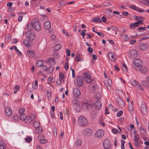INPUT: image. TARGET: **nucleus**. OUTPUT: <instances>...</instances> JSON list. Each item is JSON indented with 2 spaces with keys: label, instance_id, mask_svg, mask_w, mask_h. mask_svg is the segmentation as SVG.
Here are the masks:
<instances>
[{
  "label": "nucleus",
  "instance_id": "61",
  "mask_svg": "<svg viewBox=\"0 0 149 149\" xmlns=\"http://www.w3.org/2000/svg\"><path fill=\"white\" fill-rule=\"evenodd\" d=\"M59 79L60 80H61L65 78V75H59Z\"/></svg>",
  "mask_w": 149,
  "mask_h": 149
},
{
  "label": "nucleus",
  "instance_id": "15",
  "mask_svg": "<svg viewBox=\"0 0 149 149\" xmlns=\"http://www.w3.org/2000/svg\"><path fill=\"white\" fill-rule=\"evenodd\" d=\"M102 103L100 101H96L94 104V107L97 110L100 109L102 107Z\"/></svg>",
  "mask_w": 149,
  "mask_h": 149
},
{
  "label": "nucleus",
  "instance_id": "6",
  "mask_svg": "<svg viewBox=\"0 0 149 149\" xmlns=\"http://www.w3.org/2000/svg\"><path fill=\"white\" fill-rule=\"evenodd\" d=\"M25 35L26 37L30 40H33L35 38V34L33 33L31 31H27L25 34Z\"/></svg>",
  "mask_w": 149,
  "mask_h": 149
},
{
  "label": "nucleus",
  "instance_id": "27",
  "mask_svg": "<svg viewBox=\"0 0 149 149\" xmlns=\"http://www.w3.org/2000/svg\"><path fill=\"white\" fill-rule=\"evenodd\" d=\"M80 55L79 54H76L75 57V60L76 62L81 61L83 60L82 58H80Z\"/></svg>",
  "mask_w": 149,
  "mask_h": 149
},
{
  "label": "nucleus",
  "instance_id": "22",
  "mask_svg": "<svg viewBox=\"0 0 149 149\" xmlns=\"http://www.w3.org/2000/svg\"><path fill=\"white\" fill-rule=\"evenodd\" d=\"M108 56L109 58L112 61H114L116 60V57L112 52L109 53L108 54Z\"/></svg>",
  "mask_w": 149,
  "mask_h": 149
},
{
  "label": "nucleus",
  "instance_id": "37",
  "mask_svg": "<svg viewBox=\"0 0 149 149\" xmlns=\"http://www.w3.org/2000/svg\"><path fill=\"white\" fill-rule=\"evenodd\" d=\"M82 144L81 140L79 139H77L75 142V144L77 146H80Z\"/></svg>",
  "mask_w": 149,
  "mask_h": 149
},
{
  "label": "nucleus",
  "instance_id": "51",
  "mask_svg": "<svg viewBox=\"0 0 149 149\" xmlns=\"http://www.w3.org/2000/svg\"><path fill=\"white\" fill-rule=\"evenodd\" d=\"M24 110L25 109L23 108H21L20 109L19 111V113L20 114V115L23 114V113L24 112Z\"/></svg>",
  "mask_w": 149,
  "mask_h": 149
},
{
  "label": "nucleus",
  "instance_id": "11",
  "mask_svg": "<svg viewBox=\"0 0 149 149\" xmlns=\"http://www.w3.org/2000/svg\"><path fill=\"white\" fill-rule=\"evenodd\" d=\"M93 133L92 130L90 129H86L83 131V135L84 136H91Z\"/></svg>",
  "mask_w": 149,
  "mask_h": 149
},
{
  "label": "nucleus",
  "instance_id": "5",
  "mask_svg": "<svg viewBox=\"0 0 149 149\" xmlns=\"http://www.w3.org/2000/svg\"><path fill=\"white\" fill-rule=\"evenodd\" d=\"M77 87L83 85V79L82 77L80 76H78L76 81H74Z\"/></svg>",
  "mask_w": 149,
  "mask_h": 149
},
{
  "label": "nucleus",
  "instance_id": "24",
  "mask_svg": "<svg viewBox=\"0 0 149 149\" xmlns=\"http://www.w3.org/2000/svg\"><path fill=\"white\" fill-rule=\"evenodd\" d=\"M141 85L146 88H149V82L145 81H141Z\"/></svg>",
  "mask_w": 149,
  "mask_h": 149
},
{
  "label": "nucleus",
  "instance_id": "36",
  "mask_svg": "<svg viewBox=\"0 0 149 149\" xmlns=\"http://www.w3.org/2000/svg\"><path fill=\"white\" fill-rule=\"evenodd\" d=\"M61 45H58L54 47V51H57L59 50L61 47Z\"/></svg>",
  "mask_w": 149,
  "mask_h": 149
},
{
  "label": "nucleus",
  "instance_id": "50",
  "mask_svg": "<svg viewBox=\"0 0 149 149\" xmlns=\"http://www.w3.org/2000/svg\"><path fill=\"white\" fill-rule=\"evenodd\" d=\"M23 42L24 45L27 46H29V45L28 41L27 40H24Z\"/></svg>",
  "mask_w": 149,
  "mask_h": 149
},
{
  "label": "nucleus",
  "instance_id": "7",
  "mask_svg": "<svg viewBox=\"0 0 149 149\" xmlns=\"http://www.w3.org/2000/svg\"><path fill=\"white\" fill-rule=\"evenodd\" d=\"M111 143L109 140L108 139H106L104 140L103 146L105 149H108L110 147Z\"/></svg>",
  "mask_w": 149,
  "mask_h": 149
},
{
  "label": "nucleus",
  "instance_id": "64",
  "mask_svg": "<svg viewBox=\"0 0 149 149\" xmlns=\"http://www.w3.org/2000/svg\"><path fill=\"white\" fill-rule=\"evenodd\" d=\"M42 69L44 71H45L47 69V66L46 65H43L42 67Z\"/></svg>",
  "mask_w": 149,
  "mask_h": 149
},
{
  "label": "nucleus",
  "instance_id": "46",
  "mask_svg": "<svg viewBox=\"0 0 149 149\" xmlns=\"http://www.w3.org/2000/svg\"><path fill=\"white\" fill-rule=\"evenodd\" d=\"M19 117L21 120H25V119L26 117V116L24 114L20 115Z\"/></svg>",
  "mask_w": 149,
  "mask_h": 149
},
{
  "label": "nucleus",
  "instance_id": "21",
  "mask_svg": "<svg viewBox=\"0 0 149 149\" xmlns=\"http://www.w3.org/2000/svg\"><path fill=\"white\" fill-rule=\"evenodd\" d=\"M148 47V44L146 43H141L139 45V47L140 49L142 50H144L146 49Z\"/></svg>",
  "mask_w": 149,
  "mask_h": 149
},
{
  "label": "nucleus",
  "instance_id": "25",
  "mask_svg": "<svg viewBox=\"0 0 149 149\" xmlns=\"http://www.w3.org/2000/svg\"><path fill=\"white\" fill-rule=\"evenodd\" d=\"M139 131L140 132L141 135H145L147 134V133L146 130L143 128H142V127H140L139 128Z\"/></svg>",
  "mask_w": 149,
  "mask_h": 149
},
{
  "label": "nucleus",
  "instance_id": "20",
  "mask_svg": "<svg viewBox=\"0 0 149 149\" xmlns=\"http://www.w3.org/2000/svg\"><path fill=\"white\" fill-rule=\"evenodd\" d=\"M46 62L49 65H54L56 63L54 58L53 57H51L47 59Z\"/></svg>",
  "mask_w": 149,
  "mask_h": 149
},
{
  "label": "nucleus",
  "instance_id": "14",
  "mask_svg": "<svg viewBox=\"0 0 149 149\" xmlns=\"http://www.w3.org/2000/svg\"><path fill=\"white\" fill-rule=\"evenodd\" d=\"M103 82L104 85L107 89L109 90H110L111 89V86L110 84L111 83V80L109 79H108V81L107 80H104Z\"/></svg>",
  "mask_w": 149,
  "mask_h": 149
},
{
  "label": "nucleus",
  "instance_id": "18",
  "mask_svg": "<svg viewBox=\"0 0 149 149\" xmlns=\"http://www.w3.org/2000/svg\"><path fill=\"white\" fill-rule=\"evenodd\" d=\"M73 93L75 96L78 97L81 94V92L79 89L77 88H74L73 90Z\"/></svg>",
  "mask_w": 149,
  "mask_h": 149
},
{
  "label": "nucleus",
  "instance_id": "57",
  "mask_svg": "<svg viewBox=\"0 0 149 149\" xmlns=\"http://www.w3.org/2000/svg\"><path fill=\"white\" fill-rule=\"evenodd\" d=\"M129 39V36L127 35H125L124 38V40L125 41H127Z\"/></svg>",
  "mask_w": 149,
  "mask_h": 149
},
{
  "label": "nucleus",
  "instance_id": "38",
  "mask_svg": "<svg viewBox=\"0 0 149 149\" xmlns=\"http://www.w3.org/2000/svg\"><path fill=\"white\" fill-rule=\"evenodd\" d=\"M33 125L36 128L38 127H39V126H40L39 122L38 121L37 122L34 121L33 123Z\"/></svg>",
  "mask_w": 149,
  "mask_h": 149
},
{
  "label": "nucleus",
  "instance_id": "47",
  "mask_svg": "<svg viewBox=\"0 0 149 149\" xmlns=\"http://www.w3.org/2000/svg\"><path fill=\"white\" fill-rule=\"evenodd\" d=\"M143 3L144 4L149 6V0H143Z\"/></svg>",
  "mask_w": 149,
  "mask_h": 149
},
{
  "label": "nucleus",
  "instance_id": "8",
  "mask_svg": "<svg viewBox=\"0 0 149 149\" xmlns=\"http://www.w3.org/2000/svg\"><path fill=\"white\" fill-rule=\"evenodd\" d=\"M83 107L85 109L88 110L90 111L93 108L92 104L91 102L88 103H84L82 104Z\"/></svg>",
  "mask_w": 149,
  "mask_h": 149
},
{
  "label": "nucleus",
  "instance_id": "3",
  "mask_svg": "<svg viewBox=\"0 0 149 149\" xmlns=\"http://www.w3.org/2000/svg\"><path fill=\"white\" fill-rule=\"evenodd\" d=\"M72 105L75 110L77 112L80 111L81 107L79 101L76 100H74L72 102Z\"/></svg>",
  "mask_w": 149,
  "mask_h": 149
},
{
  "label": "nucleus",
  "instance_id": "32",
  "mask_svg": "<svg viewBox=\"0 0 149 149\" xmlns=\"http://www.w3.org/2000/svg\"><path fill=\"white\" fill-rule=\"evenodd\" d=\"M44 64V62L42 60L38 61L36 63V66L38 67L42 66Z\"/></svg>",
  "mask_w": 149,
  "mask_h": 149
},
{
  "label": "nucleus",
  "instance_id": "54",
  "mask_svg": "<svg viewBox=\"0 0 149 149\" xmlns=\"http://www.w3.org/2000/svg\"><path fill=\"white\" fill-rule=\"evenodd\" d=\"M130 8H131L133 9V10H137L138 7H136L135 6L132 5L130 6Z\"/></svg>",
  "mask_w": 149,
  "mask_h": 149
},
{
  "label": "nucleus",
  "instance_id": "26",
  "mask_svg": "<svg viewBox=\"0 0 149 149\" xmlns=\"http://www.w3.org/2000/svg\"><path fill=\"white\" fill-rule=\"evenodd\" d=\"M102 96V94L100 92H97L95 93L94 95V97L97 100H100Z\"/></svg>",
  "mask_w": 149,
  "mask_h": 149
},
{
  "label": "nucleus",
  "instance_id": "49",
  "mask_svg": "<svg viewBox=\"0 0 149 149\" xmlns=\"http://www.w3.org/2000/svg\"><path fill=\"white\" fill-rule=\"evenodd\" d=\"M145 19L144 17H142L140 16H135V18L134 19L135 20H138L139 19H142V20H144Z\"/></svg>",
  "mask_w": 149,
  "mask_h": 149
},
{
  "label": "nucleus",
  "instance_id": "1",
  "mask_svg": "<svg viewBox=\"0 0 149 149\" xmlns=\"http://www.w3.org/2000/svg\"><path fill=\"white\" fill-rule=\"evenodd\" d=\"M29 26H31L35 31H39L41 29L40 24L37 18H34L30 24L29 23L28 24L27 28L29 29H30L29 28Z\"/></svg>",
  "mask_w": 149,
  "mask_h": 149
},
{
  "label": "nucleus",
  "instance_id": "17",
  "mask_svg": "<svg viewBox=\"0 0 149 149\" xmlns=\"http://www.w3.org/2000/svg\"><path fill=\"white\" fill-rule=\"evenodd\" d=\"M5 112L7 116H10L13 113L11 109L9 107H7L5 109Z\"/></svg>",
  "mask_w": 149,
  "mask_h": 149
},
{
  "label": "nucleus",
  "instance_id": "41",
  "mask_svg": "<svg viewBox=\"0 0 149 149\" xmlns=\"http://www.w3.org/2000/svg\"><path fill=\"white\" fill-rule=\"evenodd\" d=\"M14 48L17 52L18 55H19L20 56H21L22 55V53L21 52L18 50L16 46L15 45L14 46Z\"/></svg>",
  "mask_w": 149,
  "mask_h": 149
},
{
  "label": "nucleus",
  "instance_id": "39",
  "mask_svg": "<svg viewBox=\"0 0 149 149\" xmlns=\"http://www.w3.org/2000/svg\"><path fill=\"white\" fill-rule=\"evenodd\" d=\"M54 70V68L53 66H51L49 67L47 71L50 74L51 73L53 72Z\"/></svg>",
  "mask_w": 149,
  "mask_h": 149
},
{
  "label": "nucleus",
  "instance_id": "33",
  "mask_svg": "<svg viewBox=\"0 0 149 149\" xmlns=\"http://www.w3.org/2000/svg\"><path fill=\"white\" fill-rule=\"evenodd\" d=\"M122 70L125 72H127V67L125 64V63H123V65L122 67Z\"/></svg>",
  "mask_w": 149,
  "mask_h": 149
},
{
  "label": "nucleus",
  "instance_id": "35",
  "mask_svg": "<svg viewBox=\"0 0 149 149\" xmlns=\"http://www.w3.org/2000/svg\"><path fill=\"white\" fill-rule=\"evenodd\" d=\"M147 68L146 67H143L141 69L139 70V71L141 72L142 73H145L148 71Z\"/></svg>",
  "mask_w": 149,
  "mask_h": 149
},
{
  "label": "nucleus",
  "instance_id": "56",
  "mask_svg": "<svg viewBox=\"0 0 149 149\" xmlns=\"http://www.w3.org/2000/svg\"><path fill=\"white\" fill-rule=\"evenodd\" d=\"M95 33H97L98 35L102 37H104V34L102 33L99 32L97 31L95 32Z\"/></svg>",
  "mask_w": 149,
  "mask_h": 149
},
{
  "label": "nucleus",
  "instance_id": "40",
  "mask_svg": "<svg viewBox=\"0 0 149 149\" xmlns=\"http://www.w3.org/2000/svg\"><path fill=\"white\" fill-rule=\"evenodd\" d=\"M97 112L95 111H92L91 112V117L95 118L96 116Z\"/></svg>",
  "mask_w": 149,
  "mask_h": 149
},
{
  "label": "nucleus",
  "instance_id": "43",
  "mask_svg": "<svg viewBox=\"0 0 149 149\" xmlns=\"http://www.w3.org/2000/svg\"><path fill=\"white\" fill-rule=\"evenodd\" d=\"M48 81H49L51 82H52L53 83L55 81V79L53 78L51 76H50L48 79Z\"/></svg>",
  "mask_w": 149,
  "mask_h": 149
},
{
  "label": "nucleus",
  "instance_id": "58",
  "mask_svg": "<svg viewBox=\"0 0 149 149\" xmlns=\"http://www.w3.org/2000/svg\"><path fill=\"white\" fill-rule=\"evenodd\" d=\"M136 11L139 12L141 13H144L145 12V10H144L142 9L139 7L137 9V10Z\"/></svg>",
  "mask_w": 149,
  "mask_h": 149
},
{
  "label": "nucleus",
  "instance_id": "28",
  "mask_svg": "<svg viewBox=\"0 0 149 149\" xmlns=\"http://www.w3.org/2000/svg\"><path fill=\"white\" fill-rule=\"evenodd\" d=\"M117 104L121 107H123L125 106L124 102L121 100H120L117 102Z\"/></svg>",
  "mask_w": 149,
  "mask_h": 149
},
{
  "label": "nucleus",
  "instance_id": "2",
  "mask_svg": "<svg viewBox=\"0 0 149 149\" xmlns=\"http://www.w3.org/2000/svg\"><path fill=\"white\" fill-rule=\"evenodd\" d=\"M88 120L87 118L83 116H80L78 119V123L81 126H85L87 124Z\"/></svg>",
  "mask_w": 149,
  "mask_h": 149
},
{
  "label": "nucleus",
  "instance_id": "16",
  "mask_svg": "<svg viewBox=\"0 0 149 149\" xmlns=\"http://www.w3.org/2000/svg\"><path fill=\"white\" fill-rule=\"evenodd\" d=\"M44 26L45 29L49 30L50 29L51 25L50 22L48 19L46 20L44 23Z\"/></svg>",
  "mask_w": 149,
  "mask_h": 149
},
{
  "label": "nucleus",
  "instance_id": "59",
  "mask_svg": "<svg viewBox=\"0 0 149 149\" xmlns=\"http://www.w3.org/2000/svg\"><path fill=\"white\" fill-rule=\"evenodd\" d=\"M112 132L114 134H116L119 131L117 130V129L114 128L112 130Z\"/></svg>",
  "mask_w": 149,
  "mask_h": 149
},
{
  "label": "nucleus",
  "instance_id": "53",
  "mask_svg": "<svg viewBox=\"0 0 149 149\" xmlns=\"http://www.w3.org/2000/svg\"><path fill=\"white\" fill-rule=\"evenodd\" d=\"M38 83V81L37 80H36L35 81V83L34 87H33V88L35 89H36L37 88Z\"/></svg>",
  "mask_w": 149,
  "mask_h": 149
},
{
  "label": "nucleus",
  "instance_id": "60",
  "mask_svg": "<svg viewBox=\"0 0 149 149\" xmlns=\"http://www.w3.org/2000/svg\"><path fill=\"white\" fill-rule=\"evenodd\" d=\"M69 67L68 64V63H66L65 64L64 68L66 70H67Z\"/></svg>",
  "mask_w": 149,
  "mask_h": 149
},
{
  "label": "nucleus",
  "instance_id": "19",
  "mask_svg": "<svg viewBox=\"0 0 149 149\" xmlns=\"http://www.w3.org/2000/svg\"><path fill=\"white\" fill-rule=\"evenodd\" d=\"M141 107V111L143 114H146L147 113V107L145 103L142 104Z\"/></svg>",
  "mask_w": 149,
  "mask_h": 149
},
{
  "label": "nucleus",
  "instance_id": "29",
  "mask_svg": "<svg viewBox=\"0 0 149 149\" xmlns=\"http://www.w3.org/2000/svg\"><path fill=\"white\" fill-rule=\"evenodd\" d=\"M138 26H139V23L137 22L130 24V27L132 29H133L135 27Z\"/></svg>",
  "mask_w": 149,
  "mask_h": 149
},
{
  "label": "nucleus",
  "instance_id": "42",
  "mask_svg": "<svg viewBox=\"0 0 149 149\" xmlns=\"http://www.w3.org/2000/svg\"><path fill=\"white\" fill-rule=\"evenodd\" d=\"M32 138L31 137L28 136L25 139V141L26 142H27L29 143L31 141Z\"/></svg>",
  "mask_w": 149,
  "mask_h": 149
},
{
  "label": "nucleus",
  "instance_id": "31",
  "mask_svg": "<svg viewBox=\"0 0 149 149\" xmlns=\"http://www.w3.org/2000/svg\"><path fill=\"white\" fill-rule=\"evenodd\" d=\"M27 53L30 58H32L34 56V53L33 51L29 50L27 51Z\"/></svg>",
  "mask_w": 149,
  "mask_h": 149
},
{
  "label": "nucleus",
  "instance_id": "45",
  "mask_svg": "<svg viewBox=\"0 0 149 149\" xmlns=\"http://www.w3.org/2000/svg\"><path fill=\"white\" fill-rule=\"evenodd\" d=\"M93 89L94 91H95L98 90L99 89V87L97 85L95 84L93 86Z\"/></svg>",
  "mask_w": 149,
  "mask_h": 149
},
{
  "label": "nucleus",
  "instance_id": "44",
  "mask_svg": "<svg viewBox=\"0 0 149 149\" xmlns=\"http://www.w3.org/2000/svg\"><path fill=\"white\" fill-rule=\"evenodd\" d=\"M47 140L45 139H42L40 141V143L41 144H44L47 143Z\"/></svg>",
  "mask_w": 149,
  "mask_h": 149
},
{
  "label": "nucleus",
  "instance_id": "4",
  "mask_svg": "<svg viewBox=\"0 0 149 149\" xmlns=\"http://www.w3.org/2000/svg\"><path fill=\"white\" fill-rule=\"evenodd\" d=\"M84 80L85 82L87 83H95V81L92 79L91 75H84Z\"/></svg>",
  "mask_w": 149,
  "mask_h": 149
},
{
  "label": "nucleus",
  "instance_id": "13",
  "mask_svg": "<svg viewBox=\"0 0 149 149\" xmlns=\"http://www.w3.org/2000/svg\"><path fill=\"white\" fill-rule=\"evenodd\" d=\"M132 86H137L138 89H139L140 91H143L144 90V88H143L139 83L138 84L136 81L133 80L132 81Z\"/></svg>",
  "mask_w": 149,
  "mask_h": 149
},
{
  "label": "nucleus",
  "instance_id": "12",
  "mask_svg": "<svg viewBox=\"0 0 149 149\" xmlns=\"http://www.w3.org/2000/svg\"><path fill=\"white\" fill-rule=\"evenodd\" d=\"M133 63L136 67L139 68L142 66L143 62L140 59H136L133 62Z\"/></svg>",
  "mask_w": 149,
  "mask_h": 149
},
{
  "label": "nucleus",
  "instance_id": "62",
  "mask_svg": "<svg viewBox=\"0 0 149 149\" xmlns=\"http://www.w3.org/2000/svg\"><path fill=\"white\" fill-rule=\"evenodd\" d=\"M87 51L89 52L92 53L93 51V49L91 47H88L87 49Z\"/></svg>",
  "mask_w": 149,
  "mask_h": 149
},
{
  "label": "nucleus",
  "instance_id": "9",
  "mask_svg": "<svg viewBox=\"0 0 149 149\" xmlns=\"http://www.w3.org/2000/svg\"><path fill=\"white\" fill-rule=\"evenodd\" d=\"M104 134V132L103 130L102 129H99L96 132L95 136L96 137L100 138L103 137Z\"/></svg>",
  "mask_w": 149,
  "mask_h": 149
},
{
  "label": "nucleus",
  "instance_id": "34",
  "mask_svg": "<svg viewBox=\"0 0 149 149\" xmlns=\"http://www.w3.org/2000/svg\"><path fill=\"white\" fill-rule=\"evenodd\" d=\"M92 20L93 22L94 23L101 22H102L101 19L95 17L93 19H92Z\"/></svg>",
  "mask_w": 149,
  "mask_h": 149
},
{
  "label": "nucleus",
  "instance_id": "55",
  "mask_svg": "<svg viewBox=\"0 0 149 149\" xmlns=\"http://www.w3.org/2000/svg\"><path fill=\"white\" fill-rule=\"evenodd\" d=\"M13 119L14 120H17L19 119V116L17 115H15L13 116Z\"/></svg>",
  "mask_w": 149,
  "mask_h": 149
},
{
  "label": "nucleus",
  "instance_id": "52",
  "mask_svg": "<svg viewBox=\"0 0 149 149\" xmlns=\"http://www.w3.org/2000/svg\"><path fill=\"white\" fill-rule=\"evenodd\" d=\"M123 112L122 110L119 111L117 114V117H120L121 115L123 113Z\"/></svg>",
  "mask_w": 149,
  "mask_h": 149
},
{
  "label": "nucleus",
  "instance_id": "30",
  "mask_svg": "<svg viewBox=\"0 0 149 149\" xmlns=\"http://www.w3.org/2000/svg\"><path fill=\"white\" fill-rule=\"evenodd\" d=\"M42 131V128L40 127H38L36 128V129L35 130V132L36 133H41Z\"/></svg>",
  "mask_w": 149,
  "mask_h": 149
},
{
  "label": "nucleus",
  "instance_id": "10",
  "mask_svg": "<svg viewBox=\"0 0 149 149\" xmlns=\"http://www.w3.org/2000/svg\"><path fill=\"white\" fill-rule=\"evenodd\" d=\"M35 118V116L33 114H32L30 116H26L24 121L26 123L28 124L31 122Z\"/></svg>",
  "mask_w": 149,
  "mask_h": 149
},
{
  "label": "nucleus",
  "instance_id": "48",
  "mask_svg": "<svg viewBox=\"0 0 149 149\" xmlns=\"http://www.w3.org/2000/svg\"><path fill=\"white\" fill-rule=\"evenodd\" d=\"M99 122L101 125H102L103 126H105V124L104 123H103V119L102 118H100Z\"/></svg>",
  "mask_w": 149,
  "mask_h": 149
},
{
  "label": "nucleus",
  "instance_id": "23",
  "mask_svg": "<svg viewBox=\"0 0 149 149\" xmlns=\"http://www.w3.org/2000/svg\"><path fill=\"white\" fill-rule=\"evenodd\" d=\"M130 54L131 57L132 58H135L137 56V52L136 51L135 49H132L130 52Z\"/></svg>",
  "mask_w": 149,
  "mask_h": 149
},
{
  "label": "nucleus",
  "instance_id": "63",
  "mask_svg": "<svg viewBox=\"0 0 149 149\" xmlns=\"http://www.w3.org/2000/svg\"><path fill=\"white\" fill-rule=\"evenodd\" d=\"M128 107L129 110H130L131 111L133 110V106L132 104H130V105H129Z\"/></svg>",
  "mask_w": 149,
  "mask_h": 149
}]
</instances>
